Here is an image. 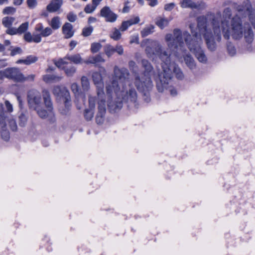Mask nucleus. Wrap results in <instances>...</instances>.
Returning <instances> with one entry per match:
<instances>
[{
	"label": "nucleus",
	"mask_w": 255,
	"mask_h": 255,
	"mask_svg": "<svg viewBox=\"0 0 255 255\" xmlns=\"http://www.w3.org/2000/svg\"><path fill=\"white\" fill-rule=\"evenodd\" d=\"M235 9L237 13L230 23L226 19L220 23L215 18L209 21L205 16H200L197 18L198 29L210 51L216 50V42H220L222 39L221 31L224 38L227 40H229L231 36L235 39L241 38L243 36V23L247 17L255 28V14L252 12V5L249 0L245 1L242 4H236Z\"/></svg>",
	"instance_id": "f257e3e1"
},
{
	"label": "nucleus",
	"mask_w": 255,
	"mask_h": 255,
	"mask_svg": "<svg viewBox=\"0 0 255 255\" xmlns=\"http://www.w3.org/2000/svg\"><path fill=\"white\" fill-rule=\"evenodd\" d=\"M119 81H108L106 83L107 94L109 98L108 106L113 111L120 110L122 107V101L126 102H135L137 98V95L134 89H129L124 95V89L120 90V85H123V83H119ZM124 89V88H123Z\"/></svg>",
	"instance_id": "f03ea898"
},
{
	"label": "nucleus",
	"mask_w": 255,
	"mask_h": 255,
	"mask_svg": "<svg viewBox=\"0 0 255 255\" xmlns=\"http://www.w3.org/2000/svg\"><path fill=\"white\" fill-rule=\"evenodd\" d=\"M189 28L191 31V35L186 31L183 33L181 30L178 28H175L173 31V35L168 33L165 35V40L167 43V46L169 49L172 50H177L180 48L182 50L184 46V40L187 45L188 42H194L195 41V33H198L194 28L193 24L189 25Z\"/></svg>",
	"instance_id": "7ed1b4c3"
},
{
	"label": "nucleus",
	"mask_w": 255,
	"mask_h": 255,
	"mask_svg": "<svg viewBox=\"0 0 255 255\" xmlns=\"http://www.w3.org/2000/svg\"><path fill=\"white\" fill-rule=\"evenodd\" d=\"M194 34L196 37L195 41L194 42H188V48L191 52L194 54L195 57L200 62L206 63L208 59L201 47V45L202 43L201 36L198 33H196Z\"/></svg>",
	"instance_id": "20e7f679"
},
{
	"label": "nucleus",
	"mask_w": 255,
	"mask_h": 255,
	"mask_svg": "<svg viewBox=\"0 0 255 255\" xmlns=\"http://www.w3.org/2000/svg\"><path fill=\"white\" fill-rule=\"evenodd\" d=\"M161 60L164 63V65L162 66L163 71L161 73L160 77L163 79H170L172 77V70L169 66L170 64V54L165 51L159 52L157 54Z\"/></svg>",
	"instance_id": "39448f33"
},
{
	"label": "nucleus",
	"mask_w": 255,
	"mask_h": 255,
	"mask_svg": "<svg viewBox=\"0 0 255 255\" xmlns=\"http://www.w3.org/2000/svg\"><path fill=\"white\" fill-rule=\"evenodd\" d=\"M44 101L47 110H44L39 106L35 107L34 109L36 111L38 116L41 118H47L48 117L53 116V107L50 97L48 95L44 97Z\"/></svg>",
	"instance_id": "423d86ee"
},
{
	"label": "nucleus",
	"mask_w": 255,
	"mask_h": 255,
	"mask_svg": "<svg viewBox=\"0 0 255 255\" xmlns=\"http://www.w3.org/2000/svg\"><path fill=\"white\" fill-rule=\"evenodd\" d=\"M6 78L13 80H25L23 75L18 68H7L0 71V78Z\"/></svg>",
	"instance_id": "0eeeda50"
},
{
	"label": "nucleus",
	"mask_w": 255,
	"mask_h": 255,
	"mask_svg": "<svg viewBox=\"0 0 255 255\" xmlns=\"http://www.w3.org/2000/svg\"><path fill=\"white\" fill-rule=\"evenodd\" d=\"M135 84L138 90L143 93L145 97L144 100L148 102L149 101L148 92L153 86L151 81H135Z\"/></svg>",
	"instance_id": "6e6552de"
},
{
	"label": "nucleus",
	"mask_w": 255,
	"mask_h": 255,
	"mask_svg": "<svg viewBox=\"0 0 255 255\" xmlns=\"http://www.w3.org/2000/svg\"><path fill=\"white\" fill-rule=\"evenodd\" d=\"M171 82V81H157L156 88L158 92H163L168 90L171 96H176L177 91L172 86Z\"/></svg>",
	"instance_id": "1a4fd4ad"
},
{
	"label": "nucleus",
	"mask_w": 255,
	"mask_h": 255,
	"mask_svg": "<svg viewBox=\"0 0 255 255\" xmlns=\"http://www.w3.org/2000/svg\"><path fill=\"white\" fill-rule=\"evenodd\" d=\"M53 93L60 98H63L65 106H68L70 102V97L69 91L63 86H56L53 89Z\"/></svg>",
	"instance_id": "9d476101"
},
{
	"label": "nucleus",
	"mask_w": 255,
	"mask_h": 255,
	"mask_svg": "<svg viewBox=\"0 0 255 255\" xmlns=\"http://www.w3.org/2000/svg\"><path fill=\"white\" fill-rule=\"evenodd\" d=\"M148 44L145 48V51L148 56L151 57L153 55H157L161 52V46L157 41L147 40Z\"/></svg>",
	"instance_id": "9b49d317"
},
{
	"label": "nucleus",
	"mask_w": 255,
	"mask_h": 255,
	"mask_svg": "<svg viewBox=\"0 0 255 255\" xmlns=\"http://www.w3.org/2000/svg\"><path fill=\"white\" fill-rule=\"evenodd\" d=\"M100 15L105 18L107 22H114L116 21L118 15L114 13L109 6H104L100 10Z\"/></svg>",
	"instance_id": "f8f14e48"
},
{
	"label": "nucleus",
	"mask_w": 255,
	"mask_h": 255,
	"mask_svg": "<svg viewBox=\"0 0 255 255\" xmlns=\"http://www.w3.org/2000/svg\"><path fill=\"white\" fill-rule=\"evenodd\" d=\"M28 102L31 106L33 104L35 107H40L41 98L39 93L36 91H32L29 93L28 95Z\"/></svg>",
	"instance_id": "ddd939ff"
},
{
	"label": "nucleus",
	"mask_w": 255,
	"mask_h": 255,
	"mask_svg": "<svg viewBox=\"0 0 255 255\" xmlns=\"http://www.w3.org/2000/svg\"><path fill=\"white\" fill-rule=\"evenodd\" d=\"M114 74L115 78L118 80H126L129 78V73L127 69L119 68L117 66L114 68Z\"/></svg>",
	"instance_id": "4468645a"
},
{
	"label": "nucleus",
	"mask_w": 255,
	"mask_h": 255,
	"mask_svg": "<svg viewBox=\"0 0 255 255\" xmlns=\"http://www.w3.org/2000/svg\"><path fill=\"white\" fill-rule=\"evenodd\" d=\"M35 31L36 32H39V35L41 38V37H47L53 33L52 29L49 27L44 28L43 25L41 23L37 24L35 27Z\"/></svg>",
	"instance_id": "2eb2a0df"
},
{
	"label": "nucleus",
	"mask_w": 255,
	"mask_h": 255,
	"mask_svg": "<svg viewBox=\"0 0 255 255\" xmlns=\"http://www.w3.org/2000/svg\"><path fill=\"white\" fill-rule=\"evenodd\" d=\"M63 0H52L47 5V10L50 12H54L58 10L63 3Z\"/></svg>",
	"instance_id": "dca6fc26"
},
{
	"label": "nucleus",
	"mask_w": 255,
	"mask_h": 255,
	"mask_svg": "<svg viewBox=\"0 0 255 255\" xmlns=\"http://www.w3.org/2000/svg\"><path fill=\"white\" fill-rule=\"evenodd\" d=\"M62 32L65 38L72 37L74 33L72 25L69 22H66L62 26Z\"/></svg>",
	"instance_id": "f3484780"
},
{
	"label": "nucleus",
	"mask_w": 255,
	"mask_h": 255,
	"mask_svg": "<svg viewBox=\"0 0 255 255\" xmlns=\"http://www.w3.org/2000/svg\"><path fill=\"white\" fill-rule=\"evenodd\" d=\"M243 34H244L246 41L248 43H251L254 39V33L253 30L249 24L246 26V24L243 26Z\"/></svg>",
	"instance_id": "a211bd4d"
},
{
	"label": "nucleus",
	"mask_w": 255,
	"mask_h": 255,
	"mask_svg": "<svg viewBox=\"0 0 255 255\" xmlns=\"http://www.w3.org/2000/svg\"><path fill=\"white\" fill-rule=\"evenodd\" d=\"M139 18L138 16H135L133 18H130L129 20L123 21L120 28V30L122 31L126 30L128 27L133 24L138 23L139 21Z\"/></svg>",
	"instance_id": "6ab92c4d"
},
{
	"label": "nucleus",
	"mask_w": 255,
	"mask_h": 255,
	"mask_svg": "<svg viewBox=\"0 0 255 255\" xmlns=\"http://www.w3.org/2000/svg\"><path fill=\"white\" fill-rule=\"evenodd\" d=\"M23 38L27 42L39 43L41 41V38L39 35L34 33L32 35L30 32H25Z\"/></svg>",
	"instance_id": "aec40b11"
},
{
	"label": "nucleus",
	"mask_w": 255,
	"mask_h": 255,
	"mask_svg": "<svg viewBox=\"0 0 255 255\" xmlns=\"http://www.w3.org/2000/svg\"><path fill=\"white\" fill-rule=\"evenodd\" d=\"M180 3L181 7L183 8L198 9L200 6L199 3H196L192 0H182Z\"/></svg>",
	"instance_id": "412c9836"
},
{
	"label": "nucleus",
	"mask_w": 255,
	"mask_h": 255,
	"mask_svg": "<svg viewBox=\"0 0 255 255\" xmlns=\"http://www.w3.org/2000/svg\"><path fill=\"white\" fill-rule=\"evenodd\" d=\"M95 104L93 99H89V109L85 111V117L87 120H91L94 116Z\"/></svg>",
	"instance_id": "4be33fe9"
},
{
	"label": "nucleus",
	"mask_w": 255,
	"mask_h": 255,
	"mask_svg": "<svg viewBox=\"0 0 255 255\" xmlns=\"http://www.w3.org/2000/svg\"><path fill=\"white\" fill-rule=\"evenodd\" d=\"M172 77L170 80H171L173 77L178 79H182L184 78V75L182 71L178 65H175L174 66L173 72L172 71ZM165 79L169 80V79Z\"/></svg>",
	"instance_id": "5701e85b"
},
{
	"label": "nucleus",
	"mask_w": 255,
	"mask_h": 255,
	"mask_svg": "<svg viewBox=\"0 0 255 255\" xmlns=\"http://www.w3.org/2000/svg\"><path fill=\"white\" fill-rule=\"evenodd\" d=\"M66 58L75 64H82L86 61L83 60L79 53L71 55H68L66 56Z\"/></svg>",
	"instance_id": "b1692460"
},
{
	"label": "nucleus",
	"mask_w": 255,
	"mask_h": 255,
	"mask_svg": "<svg viewBox=\"0 0 255 255\" xmlns=\"http://www.w3.org/2000/svg\"><path fill=\"white\" fill-rule=\"evenodd\" d=\"M184 61L187 67L191 70L196 68V62L193 58L190 55L187 54L184 57Z\"/></svg>",
	"instance_id": "393cba45"
},
{
	"label": "nucleus",
	"mask_w": 255,
	"mask_h": 255,
	"mask_svg": "<svg viewBox=\"0 0 255 255\" xmlns=\"http://www.w3.org/2000/svg\"><path fill=\"white\" fill-rule=\"evenodd\" d=\"M104 62L105 59L100 54H98L95 56L90 57L85 63L86 64H96L98 63H103Z\"/></svg>",
	"instance_id": "a878e982"
},
{
	"label": "nucleus",
	"mask_w": 255,
	"mask_h": 255,
	"mask_svg": "<svg viewBox=\"0 0 255 255\" xmlns=\"http://www.w3.org/2000/svg\"><path fill=\"white\" fill-rule=\"evenodd\" d=\"M0 125L1 127V137L5 141H7L9 138V133L5 128L6 123H3V122L0 118Z\"/></svg>",
	"instance_id": "bb28decb"
},
{
	"label": "nucleus",
	"mask_w": 255,
	"mask_h": 255,
	"mask_svg": "<svg viewBox=\"0 0 255 255\" xmlns=\"http://www.w3.org/2000/svg\"><path fill=\"white\" fill-rule=\"evenodd\" d=\"M155 23L161 29H163L168 25L169 20L166 18L159 17L156 19Z\"/></svg>",
	"instance_id": "cd10ccee"
},
{
	"label": "nucleus",
	"mask_w": 255,
	"mask_h": 255,
	"mask_svg": "<svg viewBox=\"0 0 255 255\" xmlns=\"http://www.w3.org/2000/svg\"><path fill=\"white\" fill-rule=\"evenodd\" d=\"M142 64L145 69V76H146L147 78H150L149 77V75L152 70V67L151 64L147 60H142Z\"/></svg>",
	"instance_id": "c85d7f7f"
},
{
	"label": "nucleus",
	"mask_w": 255,
	"mask_h": 255,
	"mask_svg": "<svg viewBox=\"0 0 255 255\" xmlns=\"http://www.w3.org/2000/svg\"><path fill=\"white\" fill-rule=\"evenodd\" d=\"M60 18L58 16H55L52 18L49 25L51 26V28L54 30L58 29L60 27Z\"/></svg>",
	"instance_id": "c756f323"
},
{
	"label": "nucleus",
	"mask_w": 255,
	"mask_h": 255,
	"mask_svg": "<svg viewBox=\"0 0 255 255\" xmlns=\"http://www.w3.org/2000/svg\"><path fill=\"white\" fill-rule=\"evenodd\" d=\"M15 20V18L10 16H6L2 18V24L3 25L7 28L11 26L13 22Z\"/></svg>",
	"instance_id": "7c9ffc66"
},
{
	"label": "nucleus",
	"mask_w": 255,
	"mask_h": 255,
	"mask_svg": "<svg viewBox=\"0 0 255 255\" xmlns=\"http://www.w3.org/2000/svg\"><path fill=\"white\" fill-rule=\"evenodd\" d=\"M63 70L65 74L69 77H72L76 72V68L73 65L65 67L64 68Z\"/></svg>",
	"instance_id": "2f4dec72"
},
{
	"label": "nucleus",
	"mask_w": 255,
	"mask_h": 255,
	"mask_svg": "<svg viewBox=\"0 0 255 255\" xmlns=\"http://www.w3.org/2000/svg\"><path fill=\"white\" fill-rule=\"evenodd\" d=\"M104 50L106 55L110 57L115 53V47L111 44H107L104 46Z\"/></svg>",
	"instance_id": "473e14b6"
},
{
	"label": "nucleus",
	"mask_w": 255,
	"mask_h": 255,
	"mask_svg": "<svg viewBox=\"0 0 255 255\" xmlns=\"http://www.w3.org/2000/svg\"><path fill=\"white\" fill-rule=\"evenodd\" d=\"M67 60H68L67 58H66L65 56L64 58L62 59H60L58 60L55 61L54 64L57 67L63 70L64 67L68 66L66 65L68 63Z\"/></svg>",
	"instance_id": "72a5a7b5"
},
{
	"label": "nucleus",
	"mask_w": 255,
	"mask_h": 255,
	"mask_svg": "<svg viewBox=\"0 0 255 255\" xmlns=\"http://www.w3.org/2000/svg\"><path fill=\"white\" fill-rule=\"evenodd\" d=\"M154 26L150 25L143 28L141 31V35L142 37H145L151 34L153 32Z\"/></svg>",
	"instance_id": "f704fd0d"
},
{
	"label": "nucleus",
	"mask_w": 255,
	"mask_h": 255,
	"mask_svg": "<svg viewBox=\"0 0 255 255\" xmlns=\"http://www.w3.org/2000/svg\"><path fill=\"white\" fill-rule=\"evenodd\" d=\"M94 84L97 88V94L99 97L103 93L104 83L103 81H94Z\"/></svg>",
	"instance_id": "c9c22d12"
},
{
	"label": "nucleus",
	"mask_w": 255,
	"mask_h": 255,
	"mask_svg": "<svg viewBox=\"0 0 255 255\" xmlns=\"http://www.w3.org/2000/svg\"><path fill=\"white\" fill-rule=\"evenodd\" d=\"M110 37L116 41L120 39L121 38V33L120 30L116 28H114V31L110 35Z\"/></svg>",
	"instance_id": "e433bc0d"
},
{
	"label": "nucleus",
	"mask_w": 255,
	"mask_h": 255,
	"mask_svg": "<svg viewBox=\"0 0 255 255\" xmlns=\"http://www.w3.org/2000/svg\"><path fill=\"white\" fill-rule=\"evenodd\" d=\"M102 45L99 42H94L91 44V51L93 53L98 52L102 48Z\"/></svg>",
	"instance_id": "4c0bfd02"
},
{
	"label": "nucleus",
	"mask_w": 255,
	"mask_h": 255,
	"mask_svg": "<svg viewBox=\"0 0 255 255\" xmlns=\"http://www.w3.org/2000/svg\"><path fill=\"white\" fill-rule=\"evenodd\" d=\"M29 26V23L25 22L22 23L18 28H17L18 34H21L24 33L28 29Z\"/></svg>",
	"instance_id": "58836bf2"
},
{
	"label": "nucleus",
	"mask_w": 255,
	"mask_h": 255,
	"mask_svg": "<svg viewBox=\"0 0 255 255\" xmlns=\"http://www.w3.org/2000/svg\"><path fill=\"white\" fill-rule=\"evenodd\" d=\"M93 31V27L91 26L84 27L82 30V35L84 37L90 36Z\"/></svg>",
	"instance_id": "ea45409f"
},
{
	"label": "nucleus",
	"mask_w": 255,
	"mask_h": 255,
	"mask_svg": "<svg viewBox=\"0 0 255 255\" xmlns=\"http://www.w3.org/2000/svg\"><path fill=\"white\" fill-rule=\"evenodd\" d=\"M99 113L102 115H104L106 111V104L105 101H101L98 103Z\"/></svg>",
	"instance_id": "a19ab883"
},
{
	"label": "nucleus",
	"mask_w": 255,
	"mask_h": 255,
	"mask_svg": "<svg viewBox=\"0 0 255 255\" xmlns=\"http://www.w3.org/2000/svg\"><path fill=\"white\" fill-rule=\"evenodd\" d=\"M96 7L97 6L93 3L92 4H88L85 6L84 11L87 13H91L96 9Z\"/></svg>",
	"instance_id": "79ce46f5"
},
{
	"label": "nucleus",
	"mask_w": 255,
	"mask_h": 255,
	"mask_svg": "<svg viewBox=\"0 0 255 255\" xmlns=\"http://www.w3.org/2000/svg\"><path fill=\"white\" fill-rule=\"evenodd\" d=\"M37 60V57L36 56L30 55L27 56L25 59V64L30 65L35 62Z\"/></svg>",
	"instance_id": "37998d69"
},
{
	"label": "nucleus",
	"mask_w": 255,
	"mask_h": 255,
	"mask_svg": "<svg viewBox=\"0 0 255 255\" xmlns=\"http://www.w3.org/2000/svg\"><path fill=\"white\" fill-rule=\"evenodd\" d=\"M16 9L15 8L11 6H7L4 8L2 10L4 14H12L15 13Z\"/></svg>",
	"instance_id": "c03bdc74"
},
{
	"label": "nucleus",
	"mask_w": 255,
	"mask_h": 255,
	"mask_svg": "<svg viewBox=\"0 0 255 255\" xmlns=\"http://www.w3.org/2000/svg\"><path fill=\"white\" fill-rule=\"evenodd\" d=\"M6 121L8 122L9 126L12 130L15 131L16 130L17 125H16L15 121L14 120L11 119V120L8 121L6 119H4V122L3 123H5Z\"/></svg>",
	"instance_id": "a18cd8bd"
},
{
	"label": "nucleus",
	"mask_w": 255,
	"mask_h": 255,
	"mask_svg": "<svg viewBox=\"0 0 255 255\" xmlns=\"http://www.w3.org/2000/svg\"><path fill=\"white\" fill-rule=\"evenodd\" d=\"M129 68L130 70L132 71L135 75H136V72L137 71V67L136 65V63L133 61H130L128 62Z\"/></svg>",
	"instance_id": "49530a36"
},
{
	"label": "nucleus",
	"mask_w": 255,
	"mask_h": 255,
	"mask_svg": "<svg viewBox=\"0 0 255 255\" xmlns=\"http://www.w3.org/2000/svg\"><path fill=\"white\" fill-rule=\"evenodd\" d=\"M227 50L231 56H234L236 53L235 47L231 43L227 45Z\"/></svg>",
	"instance_id": "de8ad7c7"
},
{
	"label": "nucleus",
	"mask_w": 255,
	"mask_h": 255,
	"mask_svg": "<svg viewBox=\"0 0 255 255\" xmlns=\"http://www.w3.org/2000/svg\"><path fill=\"white\" fill-rule=\"evenodd\" d=\"M232 15V10L229 7L226 8L223 12V16L225 18H229Z\"/></svg>",
	"instance_id": "09e8293b"
},
{
	"label": "nucleus",
	"mask_w": 255,
	"mask_h": 255,
	"mask_svg": "<svg viewBox=\"0 0 255 255\" xmlns=\"http://www.w3.org/2000/svg\"><path fill=\"white\" fill-rule=\"evenodd\" d=\"M6 30V33L8 34L13 35L18 34L17 28L12 27L11 26L7 27Z\"/></svg>",
	"instance_id": "8fccbe9b"
},
{
	"label": "nucleus",
	"mask_w": 255,
	"mask_h": 255,
	"mask_svg": "<svg viewBox=\"0 0 255 255\" xmlns=\"http://www.w3.org/2000/svg\"><path fill=\"white\" fill-rule=\"evenodd\" d=\"M68 20L72 22H75L77 19V15L72 12H69L67 15Z\"/></svg>",
	"instance_id": "3c124183"
},
{
	"label": "nucleus",
	"mask_w": 255,
	"mask_h": 255,
	"mask_svg": "<svg viewBox=\"0 0 255 255\" xmlns=\"http://www.w3.org/2000/svg\"><path fill=\"white\" fill-rule=\"evenodd\" d=\"M19 125L21 126H24L26 122H27V118L26 116L23 114H21L19 117Z\"/></svg>",
	"instance_id": "603ef678"
},
{
	"label": "nucleus",
	"mask_w": 255,
	"mask_h": 255,
	"mask_svg": "<svg viewBox=\"0 0 255 255\" xmlns=\"http://www.w3.org/2000/svg\"><path fill=\"white\" fill-rule=\"evenodd\" d=\"M4 105L5 106L6 111L11 113L13 111L12 105L7 100H5L4 102Z\"/></svg>",
	"instance_id": "864d4df0"
},
{
	"label": "nucleus",
	"mask_w": 255,
	"mask_h": 255,
	"mask_svg": "<svg viewBox=\"0 0 255 255\" xmlns=\"http://www.w3.org/2000/svg\"><path fill=\"white\" fill-rule=\"evenodd\" d=\"M115 52H117L120 55H122L124 53V49L122 46L117 45L115 47Z\"/></svg>",
	"instance_id": "5fc2aeb1"
},
{
	"label": "nucleus",
	"mask_w": 255,
	"mask_h": 255,
	"mask_svg": "<svg viewBox=\"0 0 255 255\" xmlns=\"http://www.w3.org/2000/svg\"><path fill=\"white\" fill-rule=\"evenodd\" d=\"M22 53V49L20 47H16L12 49L10 52V55L13 56L17 54Z\"/></svg>",
	"instance_id": "6e6d98bb"
},
{
	"label": "nucleus",
	"mask_w": 255,
	"mask_h": 255,
	"mask_svg": "<svg viewBox=\"0 0 255 255\" xmlns=\"http://www.w3.org/2000/svg\"><path fill=\"white\" fill-rule=\"evenodd\" d=\"M27 3L30 8H34L37 5L36 0H27Z\"/></svg>",
	"instance_id": "4d7b16f0"
},
{
	"label": "nucleus",
	"mask_w": 255,
	"mask_h": 255,
	"mask_svg": "<svg viewBox=\"0 0 255 255\" xmlns=\"http://www.w3.org/2000/svg\"><path fill=\"white\" fill-rule=\"evenodd\" d=\"M175 5V4L173 2L167 3L165 4L164 8L165 10L169 11L174 8Z\"/></svg>",
	"instance_id": "13d9d810"
},
{
	"label": "nucleus",
	"mask_w": 255,
	"mask_h": 255,
	"mask_svg": "<svg viewBox=\"0 0 255 255\" xmlns=\"http://www.w3.org/2000/svg\"><path fill=\"white\" fill-rule=\"evenodd\" d=\"M72 91L75 94H78L79 92V87L76 83H73L71 86Z\"/></svg>",
	"instance_id": "bf43d9fd"
},
{
	"label": "nucleus",
	"mask_w": 255,
	"mask_h": 255,
	"mask_svg": "<svg viewBox=\"0 0 255 255\" xmlns=\"http://www.w3.org/2000/svg\"><path fill=\"white\" fill-rule=\"evenodd\" d=\"M93 80H102L101 75L98 72H94L92 74Z\"/></svg>",
	"instance_id": "052dcab7"
},
{
	"label": "nucleus",
	"mask_w": 255,
	"mask_h": 255,
	"mask_svg": "<svg viewBox=\"0 0 255 255\" xmlns=\"http://www.w3.org/2000/svg\"><path fill=\"white\" fill-rule=\"evenodd\" d=\"M103 116H104V115H102L101 114H100L98 113V115L96 117V122L97 123L100 124L103 122Z\"/></svg>",
	"instance_id": "680f3d73"
},
{
	"label": "nucleus",
	"mask_w": 255,
	"mask_h": 255,
	"mask_svg": "<svg viewBox=\"0 0 255 255\" xmlns=\"http://www.w3.org/2000/svg\"><path fill=\"white\" fill-rule=\"evenodd\" d=\"M129 3L128 1L125 2V6L123 9V12L124 13L128 12L129 11V7L128 6V4Z\"/></svg>",
	"instance_id": "e2e57ef3"
},
{
	"label": "nucleus",
	"mask_w": 255,
	"mask_h": 255,
	"mask_svg": "<svg viewBox=\"0 0 255 255\" xmlns=\"http://www.w3.org/2000/svg\"><path fill=\"white\" fill-rule=\"evenodd\" d=\"M82 85L83 88L86 90L87 89L89 86V83L88 81H82Z\"/></svg>",
	"instance_id": "0e129e2a"
},
{
	"label": "nucleus",
	"mask_w": 255,
	"mask_h": 255,
	"mask_svg": "<svg viewBox=\"0 0 255 255\" xmlns=\"http://www.w3.org/2000/svg\"><path fill=\"white\" fill-rule=\"evenodd\" d=\"M7 65L5 60L0 59V68L4 67Z\"/></svg>",
	"instance_id": "69168bd1"
},
{
	"label": "nucleus",
	"mask_w": 255,
	"mask_h": 255,
	"mask_svg": "<svg viewBox=\"0 0 255 255\" xmlns=\"http://www.w3.org/2000/svg\"><path fill=\"white\" fill-rule=\"evenodd\" d=\"M77 44V41H76L75 40H72L69 43V46L71 47L70 50H73L74 49V48L76 46Z\"/></svg>",
	"instance_id": "338daca9"
},
{
	"label": "nucleus",
	"mask_w": 255,
	"mask_h": 255,
	"mask_svg": "<svg viewBox=\"0 0 255 255\" xmlns=\"http://www.w3.org/2000/svg\"><path fill=\"white\" fill-rule=\"evenodd\" d=\"M130 43H136L137 44H138L139 43L138 37L137 36H135L132 37V39H131V40L130 41Z\"/></svg>",
	"instance_id": "774afa93"
}]
</instances>
